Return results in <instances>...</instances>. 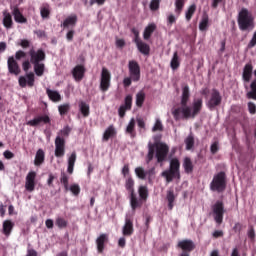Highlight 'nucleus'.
I'll use <instances>...</instances> for the list:
<instances>
[{
  "instance_id": "1",
  "label": "nucleus",
  "mask_w": 256,
  "mask_h": 256,
  "mask_svg": "<svg viewBox=\"0 0 256 256\" xmlns=\"http://www.w3.org/2000/svg\"><path fill=\"white\" fill-rule=\"evenodd\" d=\"M191 97V92L189 91V85L182 87L181 96V107L174 108L172 110V115L175 121H181V119H195L196 115L201 113L203 109V99L198 98L192 104V108L187 105Z\"/></svg>"
},
{
  "instance_id": "2",
  "label": "nucleus",
  "mask_w": 256,
  "mask_h": 256,
  "mask_svg": "<svg viewBox=\"0 0 256 256\" xmlns=\"http://www.w3.org/2000/svg\"><path fill=\"white\" fill-rule=\"evenodd\" d=\"M238 27L240 31H253L255 18L247 8H242L238 14Z\"/></svg>"
},
{
  "instance_id": "3",
  "label": "nucleus",
  "mask_w": 256,
  "mask_h": 256,
  "mask_svg": "<svg viewBox=\"0 0 256 256\" xmlns=\"http://www.w3.org/2000/svg\"><path fill=\"white\" fill-rule=\"evenodd\" d=\"M227 189V174L223 171L214 175L210 183V191L223 193Z\"/></svg>"
},
{
  "instance_id": "4",
  "label": "nucleus",
  "mask_w": 256,
  "mask_h": 256,
  "mask_svg": "<svg viewBox=\"0 0 256 256\" xmlns=\"http://www.w3.org/2000/svg\"><path fill=\"white\" fill-rule=\"evenodd\" d=\"M177 248L182 251L178 256H191V252L195 251L196 245L193 240L184 239L178 242Z\"/></svg>"
},
{
  "instance_id": "5",
  "label": "nucleus",
  "mask_w": 256,
  "mask_h": 256,
  "mask_svg": "<svg viewBox=\"0 0 256 256\" xmlns=\"http://www.w3.org/2000/svg\"><path fill=\"white\" fill-rule=\"evenodd\" d=\"M212 213L214 221L217 225H221L223 223V216L225 215V204H223V201L218 200L212 205Z\"/></svg>"
},
{
  "instance_id": "6",
  "label": "nucleus",
  "mask_w": 256,
  "mask_h": 256,
  "mask_svg": "<svg viewBox=\"0 0 256 256\" xmlns=\"http://www.w3.org/2000/svg\"><path fill=\"white\" fill-rule=\"evenodd\" d=\"M125 189L130 193V205H132V207L139 205V201H137V194H135V180L133 177L128 176L126 178Z\"/></svg>"
},
{
  "instance_id": "7",
  "label": "nucleus",
  "mask_w": 256,
  "mask_h": 256,
  "mask_svg": "<svg viewBox=\"0 0 256 256\" xmlns=\"http://www.w3.org/2000/svg\"><path fill=\"white\" fill-rule=\"evenodd\" d=\"M138 194L140 198H137L138 201V205L133 206L132 204H130V207L132 209V211H137V209H141L143 207V203L147 202V199H149V188H147V186H139L138 187Z\"/></svg>"
},
{
  "instance_id": "8",
  "label": "nucleus",
  "mask_w": 256,
  "mask_h": 256,
  "mask_svg": "<svg viewBox=\"0 0 256 256\" xmlns=\"http://www.w3.org/2000/svg\"><path fill=\"white\" fill-rule=\"evenodd\" d=\"M128 71L129 75L134 81V83H137L141 80V66H139V63L135 60H130L128 63Z\"/></svg>"
},
{
  "instance_id": "9",
  "label": "nucleus",
  "mask_w": 256,
  "mask_h": 256,
  "mask_svg": "<svg viewBox=\"0 0 256 256\" xmlns=\"http://www.w3.org/2000/svg\"><path fill=\"white\" fill-rule=\"evenodd\" d=\"M109 87H111V72L103 67L100 76V91L106 93V91H109Z\"/></svg>"
},
{
  "instance_id": "10",
  "label": "nucleus",
  "mask_w": 256,
  "mask_h": 256,
  "mask_svg": "<svg viewBox=\"0 0 256 256\" xmlns=\"http://www.w3.org/2000/svg\"><path fill=\"white\" fill-rule=\"evenodd\" d=\"M109 87H111V72L103 67L100 76V91L106 93V91H109Z\"/></svg>"
},
{
  "instance_id": "11",
  "label": "nucleus",
  "mask_w": 256,
  "mask_h": 256,
  "mask_svg": "<svg viewBox=\"0 0 256 256\" xmlns=\"http://www.w3.org/2000/svg\"><path fill=\"white\" fill-rule=\"evenodd\" d=\"M167 155H169V146L165 143L156 144V154L157 163H163L167 161Z\"/></svg>"
},
{
  "instance_id": "12",
  "label": "nucleus",
  "mask_w": 256,
  "mask_h": 256,
  "mask_svg": "<svg viewBox=\"0 0 256 256\" xmlns=\"http://www.w3.org/2000/svg\"><path fill=\"white\" fill-rule=\"evenodd\" d=\"M221 101H223V97H221V93L217 89H213L209 101L206 103L208 109L213 111L215 107H219L221 105Z\"/></svg>"
},
{
  "instance_id": "13",
  "label": "nucleus",
  "mask_w": 256,
  "mask_h": 256,
  "mask_svg": "<svg viewBox=\"0 0 256 256\" xmlns=\"http://www.w3.org/2000/svg\"><path fill=\"white\" fill-rule=\"evenodd\" d=\"M29 55H30V61L32 64L41 63L42 61H45L47 57L43 49H38L37 51H35V49H31L29 51Z\"/></svg>"
},
{
  "instance_id": "14",
  "label": "nucleus",
  "mask_w": 256,
  "mask_h": 256,
  "mask_svg": "<svg viewBox=\"0 0 256 256\" xmlns=\"http://www.w3.org/2000/svg\"><path fill=\"white\" fill-rule=\"evenodd\" d=\"M86 71L85 66L82 64H78L72 69V77L76 83H81V81H83Z\"/></svg>"
},
{
  "instance_id": "15",
  "label": "nucleus",
  "mask_w": 256,
  "mask_h": 256,
  "mask_svg": "<svg viewBox=\"0 0 256 256\" xmlns=\"http://www.w3.org/2000/svg\"><path fill=\"white\" fill-rule=\"evenodd\" d=\"M18 83L20 85V87L25 88L27 87H34L35 85V74L33 72H30L28 74H26L25 76H20Z\"/></svg>"
},
{
  "instance_id": "16",
  "label": "nucleus",
  "mask_w": 256,
  "mask_h": 256,
  "mask_svg": "<svg viewBox=\"0 0 256 256\" xmlns=\"http://www.w3.org/2000/svg\"><path fill=\"white\" fill-rule=\"evenodd\" d=\"M251 79H253V63L249 62L243 67L242 81L244 83H251Z\"/></svg>"
},
{
  "instance_id": "17",
  "label": "nucleus",
  "mask_w": 256,
  "mask_h": 256,
  "mask_svg": "<svg viewBox=\"0 0 256 256\" xmlns=\"http://www.w3.org/2000/svg\"><path fill=\"white\" fill-rule=\"evenodd\" d=\"M8 71L10 75H19L21 73V68L19 67V63L15 60V57L10 56L7 60Z\"/></svg>"
},
{
  "instance_id": "18",
  "label": "nucleus",
  "mask_w": 256,
  "mask_h": 256,
  "mask_svg": "<svg viewBox=\"0 0 256 256\" xmlns=\"http://www.w3.org/2000/svg\"><path fill=\"white\" fill-rule=\"evenodd\" d=\"M37 177V173L35 171H31L26 176L25 189L29 191V193H33L35 191V179Z\"/></svg>"
},
{
  "instance_id": "19",
  "label": "nucleus",
  "mask_w": 256,
  "mask_h": 256,
  "mask_svg": "<svg viewBox=\"0 0 256 256\" xmlns=\"http://www.w3.org/2000/svg\"><path fill=\"white\" fill-rule=\"evenodd\" d=\"M135 233V229L133 228V220L129 217L125 218V224L122 227V234L124 237H131Z\"/></svg>"
},
{
  "instance_id": "20",
  "label": "nucleus",
  "mask_w": 256,
  "mask_h": 256,
  "mask_svg": "<svg viewBox=\"0 0 256 256\" xmlns=\"http://www.w3.org/2000/svg\"><path fill=\"white\" fill-rule=\"evenodd\" d=\"M40 123H44L45 125L51 123V118H49L48 115H43V116H37L32 120H29L27 122V125L30 127H38Z\"/></svg>"
},
{
  "instance_id": "21",
  "label": "nucleus",
  "mask_w": 256,
  "mask_h": 256,
  "mask_svg": "<svg viewBox=\"0 0 256 256\" xmlns=\"http://www.w3.org/2000/svg\"><path fill=\"white\" fill-rule=\"evenodd\" d=\"M109 243V235L108 234H100L99 237L96 239V247L98 253H103L105 251V244Z\"/></svg>"
},
{
  "instance_id": "22",
  "label": "nucleus",
  "mask_w": 256,
  "mask_h": 256,
  "mask_svg": "<svg viewBox=\"0 0 256 256\" xmlns=\"http://www.w3.org/2000/svg\"><path fill=\"white\" fill-rule=\"evenodd\" d=\"M55 147V156L63 157V155H65V140L58 136L55 139Z\"/></svg>"
},
{
  "instance_id": "23",
  "label": "nucleus",
  "mask_w": 256,
  "mask_h": 256,
  "mask_svg": "<svg viewBox=\"0 0 256 256\" xmlns=\"http://www.w3.org/2000/svg\"><path fill=\"white\" fill-rule=\"evenodd\" d=\"M113 137H117V129H115V126L113 124H111L104 131L102 140L107 142V141H109V139H113Z\"/></svg>"
},
{
  "instance_id": "24",
  "label": "nucleus",
  "mask_w": 256,
  "mask_h": 256,
  "mask_svg": "<svg viewBox=\"0 0 256 256\" xmlns=\"http://www.w3.org/2000/svg\"><path fill=\"white\" fill-rule=\"evenodd\" d=\"M156 30L157 25L155 23H151L148 26H146L143 32V39L145 41H149V39H151V36L153 35V33H155Z\"/></svg>"
},
{
  "instance_id": "25",
  "label": "nucleus",
  "mask_w": 256,
  "mask_h": 256,
  "mask_svg": "<svg viewBox=\"0 0 256 256\" xmlns=\"http://www.w3.org/2000/svg\"><path fill=\"white\" fill-rule=\"evenodd\" d=\"M45 163V151L43 149H38L34 159L35 167H41Z\"/></svg>"
},
{
  "instance_id": "26",
  "label": "nucleus",
  "mask_w": 256,
  "mask_h": 256,
  "mask_svg": "<svg viewBox=\"0 0 256 256\" xmlns=\"http://www.w3.org/2000/svg\"><path fill=\"white\" fill-rule=\"evenodd\" d=\"M255 79L250 83V91L246 93L247 99L256 101V69L254 70Z\"/></svg>"
},
{
  "instance_id": "27",
  "label": "nucleus",
  "mask_w": 256,
  "mask_h": 256,
  "mask_svg": "<svg viewBox=\"0 0 256 256\" xmlns=\"http://www.w3.org/2000/svg\"><path fill=\"white\" fill-rule=\"evenodd\" d=\"M12 15H13L14 21H16V23H27V18H25V16H23V13H21V10H19L18 7L13 8Z\"/></svg>"
},
{
  "instance_id": "28",
  "label": "nucleus",
  "mask_w": 256,
  "mask_h": 256,
  "mask_svg": "<svg viewBox=\"0 0 256 256\" xmlns=\"http://www.w3.org/2000/svg\"><path fill=\"white\" fill-rule=\"evenodd\" d=\"M137 46L138 51L142 53V55H149L151 53V47L149 44L143 42V40H140L135 43Z\"/></svg>"
},
{
  "instance_id": "29",
  "label": "nucleus",
  "mask_w": 256,
  "mask_h": 256,
  "mask_svg": "<svg viewBox=\"0 0 256 256\" xmlns=\"http://www.w3.org/2000/svg\"><path fill=\"white\" fill-rule=\"evenodd\" d=\"M3 25L5 29H13V16L7 11L3 12Z\"/></svg>"
},
{
  "instance_id": "30",
  "label": "nucleus",
  "mask_w": 256,
  "mask_h": 256,
  "mask_svg": "<svg viewBox=\"0 0 256 256\" xmlns=\"http://www.w3.org/2000/svg\"><path fill=\"white\" fill-rule=\"evenodd\" d=\"M127 135H130L131 139H135L137 137V132H135V118H131L127 127H126Z\"/></svg>"
},
{
  "instance_id": "31",
  "label": "nucleus",
  "mask_w": 256,
  "mask_h": 256,
  "mask_svg": "<svg viewBox=\"0 0 256 256\" xmlns=\"http://www.w3.org/2000/svg\"><path fill=\"white\" fill-rule=\"evenodd\" d=\"M166 199L168 201L169 211H173V207H175V191L173 189L167 191Z\"/></svg>"
},
{
  "instance_id": "32",
  "label": "nucleus",
  "mask_w": 256,
  "mask_h": 256,
  "mask_svg": "<svg viewBox=\"0 0 256 256\" xmlns=\"http://www.w3.org/2000/svg\"><path fill=\"white\" fill-rule=\"evenodd\" d=\"M75 161H77V153L73 152L68 157L67 173H69V175H73V169L75 168Z\"/></svg>"
},
{
  "instance_id": "33",
  "label": "nucleus",
  "mask_w": 256,
  "mask_h": 256,
  "mask_svg": "<svg viewBox=\"0 0 256 256\" xmlns=\"http://www.w3.org/2000/svg\"><path fill=\"white\" fill-rule=\"evenodd\" d=\"M14 227H15V223H13L11 220H5L3 222V234L6 237H9V235H11V231H13Z\"/></svg>"
},
{
  "instance_id": "34",
  "label": "nucleus",
  "mask_w": 256,
  "mask_h": 256,
  "mask_svg": "<svg viewBox=\"0 0 256 256\" xmlns=\"http://www.w3.org/2000/svg\"><path fill=\"white\" fill-rule=\"evenodd\" d=\"M181 65V62L179 61V53L176 51L173 53V57L170 62V67L173 71H177Z\"/></svg>"
},
{
  "instance_id": "35",
  "label": "nucleus",
  "mask_w": 256,
  "mask_h": 256,
  "mask_svg": "<svg viewBox=\"0 0 256 256\" xmlns=\"http://www.w3.org/2000/svg\"><path fill=\"white\" fill-rule=\"evenodd\" d=\"M40 15L42 19H49L51 16V6H49V4H43L40 7Z\"/></svg>"
},
{
  "instance_id": "36",
  "label": "nucleus",
  "mask_w": 256,
  "mask_h": 256,
  "mask_svg": "<svg viewBox=\"0 0 256 256\" xmlns=\"http://www.w3.org/2000/svg\"><path fill=\"white\" fill-rule=\"evenodd\" d=\"M77 25V14H72L65 19V29Z\"/></svg>"
},
{
  "instance_id": "37",
  "label": "nucleus",
  "mask_w": 256,
  "mask_h": 256,
  "mask_svg": "<svg viewBox=\"0 0 256 256\" xmlns=\"http://www.w3.org/2000/svg\"><path fill=\"white\" fill-rule=\"evenodd\" d=\"M32 65H34V73H36L37 77H43V73H45V64L37 62Z\"/></svg>"
},
{
  "instance_id": "38",
  "label": "nucleus",
  "mask_w": 256,
  "mask_h": 256,
  "mask_svg": "<svg viewBox=\"0 0 256 256\" xmlns=\"http://www.w3.org/2000/svg\"><path fill=\"white\" fill-rule=\"evenodd\" d=\"M162 177H165L167 183H171L175 177H179V174H176V172H173V170H166L162 172Z\"/></svg>"
},
{
  "instance_id": "39",
  "label": "nucleus",
  "mask_w": 256,
  "mask_h": 256,
  "mask_svg": "<svg viewBox=\"0 0 256 256\" xmlns=\"http://www.w3.org/2000/svg\"><path fill=\"white\" fill-rule=\"evenodd\" d=\"M46 93L51 101L55 103L61 101V94H59V92L47 89Z\"/></svg>"
},
{
  "instance_id": "40",
  "label": "nucleus",
  "mask_w": 256,
  "mask_h": 256,
  "mask_svg": "<svg viewBox=\"0 0 256 256\" xmlns=\"http://www.w3.org/2000/svg\"><path fill=\"white\" fill-rule=\"evenodd\" d=\"M184 143L186 145V151H191V149L195 147V137L193 134L188 135L184 140Z\"/></svg>"
},
{
  "instance_id": "41",
  "label": "nucleus",
  "mask_w": 256,
  "mask_h": 256,
  "mask_svg": "<svg viewBox=\"0 0 256 256\" xmlns=\"http://www.w3.org/2000/svg\"><path fill=\"white\" fill-rule=\"evenodd\" d=\"M183 168L185 170V173H193V161H191V158L185 157L183 162Z\"/></svg>"
},
{
  "instance_id": "42",
  "label": "nucleus",
  "mask_w": 256,
  "mask_h": 256,
  "mask_svg": "<svg viewBox=\"0 0 256 256\" xmlns=\"http://www.w3.org/2000/svg\"><path fill=\"white\" fill-rule=\"evenodd\" d=\"M181 167V162H179V159L173 158L170 161V171H173L177 175H179V169Z\"/></svg>"
},
{
  "instance_id": "43",
  "label": "nucleus",
  "mask_w": 256,
  "mask_h": 256,
  "mask_svg": "<svg viewBox=\"0 0 256 256\" xmlns=\"http://www.w3.org/2000/svg\"><path fill=\"white\" fill-rule=\"evenodd\" d=\"M196 11H197V5H195V4L190 5L185 13L186 21H191V19H193V15H195Z\"/></svg>"
},
{
  "instance_id": "44",
  "label": "nucleus",
  "mask_w": 256,
  "mask_h": 256,
  "mask_svg": "<svg viewBox=\"0 0 256 256\" xmlns=\"http://www.w3.org/2000/svg\"><path fill=\"white\" fill-rule=\"evenodd\" d=\"M143 103H145V92L141 90L136 94V106L141 109Z\"/></svg>"
},
{
  "instance_id": "45",
  "label": "nucleus",
  "mask_w": 256,
  "mask_h": 256,
  "mask_svg": "<svg viewBox=\"0 0 256 256\" xmlns=\"http://www.w3.org/2000/svg\"><path fill=\"white\" fill-rule=\"evenodd\" d=\"M79 107H80V112L83 115V117H89V115H90L89 104L82 101V102H80Z\"/></svg>"
},
{
  "instance_id": "46",
  "label": "nucleus",
  "mask_w": 256,
  "mask_h": 256,
  "mask_svg": "<svg viewBox=\"0 0 256 256\" xmlns=\"http://www.w3.org/2000/svg\"><path fill=\"white\" fill-rule=\"evenodd\" d=\"M135 175L138 177V179H141L142 181H145V179H147V172L145 171L144 167H136Z\"/></svg>"
},
{
  "instance_id": "47",
  "label": "nucleus",
  "mask_w": 256,
  "mask_h": 256,
  "mask_svg": "<svg viewBox=\"0 0 256 256\" xmlns=\"http://www.w3.org/2000/svg\"><path fill=\"white\" fill-rule=\"evenodd\" d=\"M153 157H155V146L153 144H149L148 145V154L146 156V163L152 162Z\"/></svg>"
},
{
  "instance_id": "48",
  "label": "nucleus",
  "mask_w": 256,
  "mask_h": 256,
  "mask_svg": "<svg viewBox=\"0 0 256 256\" xmlns=\"http://www.w3.org/2000/svg\"><path fill=\"white\" fill-rule=\"evenodd\" d=\"M122 107H125L126 109L130 110L133 107V95L128 94L124 99V105Z\"/></svg>"
},
{
  "instance_id": "49",
  "label": "nucleus",
  "mask_w": 256,
  "mask_h": 256,
  "mask_svg": "<svg viewBox=\"0 0 256 256\" xmlns=\"http://www.w3.org/2000/svg\"><path fill=\"white\" fill-rule=\"evenodd\" d=\"M183 7H185V0L175 1V13H177V15H181V12L183 11Z\"/></svg>"
},
{
  "instance_id": "50",
  "label": "nucleus",
  "mask_w": 256,
  "mask_h": 256,
  "mask_svg": "<svg viewBox=\"0 0 256 256\" xmlns=\"http://www.w3.org/2000/svg\"><path fill=\"white\" fill-rule=\"evenodd\" d=\"M69 191H71V193L75 197H78L79 193H81V187L79 186V184H72L69 187Z\"/></svg>"
},
{
  "instance_id": "51",
  "label": "nucleus",
  "mask_w": 256,
  "mask_h": 256,
  "mask_svg": "<svg viewBox=\"0 0 256 256\" xmlns=\"http://www.w3.org/2000/svg\"><path fill=\"white\" fill-rule=\"evenodd\" d=\"M146 177H148V183H153V179H155V167L146 171Z\"/></svg>"
},
{
  "instance_id": "52",
  "label": "nucleus",
  "mask_w": 256,
  "mask_h": 256,
  "mask_svg": "<svg viewBox=\"0 0 256 256\" xmlns=\"http://www.w3.org/2000/svg\"><path fill=\"white\" fill-rule=\"evenodd\" d=\"M209 26V17H204L199 24L200 31H206Z\"/></svg>"
},
{
  "instance_id": "53",
  "label": "nucleus",
  "mask_w": 256,
  "mask_h": 256,
  "mask_svg": "<svg viewBox=\"0 0 256 256\" xmlns=\"http://www.w3.org/2000/svg\"><path fill=\"white\" fill-rule=\"evenodd\" d=\"M161 5V0H151L150 2V10L157 11Z\"/></svg>"
},
{
  "instance_id": "54",
  "label": "nucleus",
  "mask_w": 256,
  "mask_h": 256,
  "mask_svg": "<svg viewBox=\"0 0 256 256\" xmlns=\"http://www.w3.org/2000/svg\"><path fill=\"white\" fill-rule=\"evenodd\" d=\"M25 57H27V52L23 51V50H18L15 53V59L17 61H21V59H25Z\"/></svg>"
},
{
  "instance_id": "55",
  "label": "nucleus",
  "mask_w": 256,
  "mask_h": 256,
  "mask_svg": "<svg viewBox=\"0 0 256 256\" xmlns=\"http://www.w3.org/2000/svg\"><path fill=\"white\" fill-rule=\"evenodd\" d=\"M18 45L22 47V49H29V47H31V41L27 39H22L20 40V43H18Z\"/></svg>"
},
{
  "instance_id": "56",
  "label": "nucleus",
  "mask_w": 256,
  "mask_h": 256,
  "mask_svg": "<svg viewBox=\"0 0 256 256\" xmlns=\"http://www.w3.org/2000/svg\"><path fill=\"white\" fill-rule=\"evenodd\" d=\"M122 175L124 178L127 179V177H131L130 170H129V164H125L122 168Z\"/></svg>"
},
{
  "instance_id": "57",
  "label": "nucleus",
  "mask_w": 256,
  "mask_h": 256,
  "mask_svg": "<svg viewBox=\"0 0 256 256\" xmlns=\"http://www.w3.org/2000/svg\"><path fill=\"white\" fill-rule=\"evenodd\" d=\"M55 225L59 227V229H63V227H65V218L58 217L56 219Z\"/></svg>"
},
{
  "instance_id": "58",
  "label": "nucleus",
  "mask_w": 256,
  "mask_h": 256,
  "mask_svg": "<svg viewBox=\"0 0 256 256\" xmlns=\"http://www.w3.org/2000/svg\"><path fill=\"white\" fill-rule=\"evenodd\" d=\"M152 131H163V124L160 122V120H156V123L154 127L152 128Z\"/></svg>"
},
{
  "instance_id": "59",
  "label": "nucleus",
  "mask_w": 256,
  "mask_h": 256,
  "mask_svg": "<svg viewBox=\"0 0 256 256\" xmlns=\"http://www.w3.org/2000/svg\"><path fill=\"white\" fill-rule=\"evenodd\" d=\"M131 33H133L134 35V43H138L139 41H141V38H139V30H137L136 28H132Z\"/></svg>"
},
{
  "instance_id": "60",
  "label": "nucleus",
  "mask_w": 256,
  "mask_h": 256,
  "mask_svg": "<svg viewBox=\"0 0 256 256\" xmlns=\"http://www.w3.org/2000/svg\"><path fill=\"white\" fill-rule=\"evenodd\" d=\"M127 111H129V109L125 108V106H120L118 109V115L121 119H123V117H125V113H127Z\"/></svg>"
},
{
  "instance_id": "61",
  "label": "nucleus",
  "mask_w": 256,
  "mask_h": 256,
  "mask_svg": "<svg viewBox=\"0 0 256 256\" xmlns=\"http://www.w3.org/2000/svg\"><path fill=\"white\" fill-rule=\"evenodd\" d=\"M248 111L251 115H255L256 113V105L253 102H248Z\"/></svg>"
},
{
  "instance_id": "62",
  "label": "nucleus",
  "mask_w": 256,
  "mask_h": 256,
  "mask_svg": "<svg viewBox=\"0 0 256 256\" xmlns=\"http://www.w3.org/2000/svg\"><path fill=\"white\" fill-rule=\"evenodd\" d=\"M173 23H177V18H175V15L170 14L167 18V25L169 27H171V25H173Z\"/></svg>"
},
{
  "instance_id": "63",
  "label": "nucleus",
  "mask_w": 256,
  "mask_h": 256,
  "mask_svg": "<svg viewBox=\"0 0 256 256\" xmlns=\"http://www.w3.org/2000/svg\"><path fill=\"white\" fill-rule=\"evenodd\" d=\"M210 151H211L212 155H215L217 153V151H219V142H214L210 146Z\"/></svg>"
},
{
  "instance_id": "64",
  "label": "nucleus",
  "mask_w": 256,
  "mask_h": 256,
  "mask_svg": "<svg viewBox=\"0 0 256 256\" xmlns=\"http://www.w3.org/2000/svg\"><path fill=\"white\" fill-rule=\"evenodd\" d=\"M132 81H133V78H131V76L124 78V80H123V86H124L125 88L131 87Z\"/></svg>"
}]
</instances>
